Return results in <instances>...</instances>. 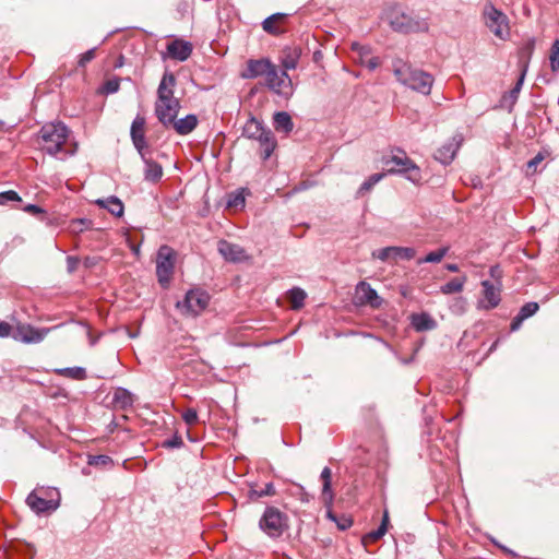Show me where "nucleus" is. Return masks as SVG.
<instances>
[{
  "mask_svg": "<svg viewBox=\"0 0 559 559\" xmlns=\"http://www.w3.org/2000/svg\"><path fill=\"white\" fill-rule=\"evenodd\" d=\"M177 84L176 76L171 72H165L157 88V100L155 102V114L163 126L177 117L180 109V102L174 96Z\"/></svg>",
  "mask_w": 559,
  "mask_h": 559,
  "instance_id": "obj_1",
  "label": "nucleus"
},
{
  "mask_svg": "<svg viewBox=\"0 0 559 559\" xmlns=\"http://www.w3.org/2000/svg\"><path fill=\"white\" fill-rule=\"evenodd\" d=\"M395 78L404 85H407L414 91H417L424 95H428L433 84V78L431 74L413 69L402 60H397L393 64Z\"/></svg>",
  "mask_w": 559,
  "mask_h": 559,
  "instance_id": "obj_2",
  "label": "nucleus"
},
{
  "mask_svg": "<svg viewBox=\"0 0 559 559\" xmlns=\"http://www.w3.org/2000/svg\"><path fill=\"white\" fill-rule=\"evenodd\" d=\"M384 17L390 26L399 33L427 32L429 28L425 20L409 16L399 5L389 7L384 11Z\"/></svg>",
  "mask_w": 559,
  "mask_h": 559,
  "instance_id": "obj_3",
  "label": "nucleus"
},
{
  "mask_svg": "<svg viewBox=\"0 0 559 559\" xmlns=\"http://www.w3.org/2000/svg\"><path fill=\"white\" fill-rule=\"evenodd\" d=\"M68 136L69 129L63 123H47L39 131L40 148L50 155H56L62 151Z\"/></svg>",
  "mask_w": 559,
  "mask_h": 559,
  "instance_id": "obj_4",
  "label": "nucleus"
},
{
  "mask_svg": "<svg viewBox=\"0 0 559 559\" xmlns=\"http://www.w3.org/2000/svg\"><path fill=\"white\" fill-rule=\"evenodd\" d=\"M397 154L383 157L382 163L386 167V174H406L412 182H419L421 174L419 167L407 157L403 150L396 148Z\"/></svg>",
  "mask_w": 559,
  "mask_h": 559,
  "instance_id": "obj_5",
  "label": "nucleus"
},
{
  "mask_svg": "<svg viewBox=\"0 0 559 559\" xmlns=\"http://www.w3.org/2000/svg\"><path fill=\"white\" fill-rule=\"evenodd\" d=\"M210 302V295L201 289L193 288L187 292L183 300L176 304L177 309L186 317H197L202 313Z\"/></svg>",
  "mask_w": 559,
  "mask_h": 559,
  "instance_id": "obj_6",
  "label": "nucleus"
},
{
  "mask_svg": "<svg viewBox=\"0 0 559 559\" xmlns=\"http://www.w3.org/2000/svg\"><path fill=\"white\" fill-rule=\"evenodd\" d=\"M259 525L270 537H280L288 528V518L277 508L269 507L262 515Z\"/></svg>",
  "mask_w": 559,
  "mask_h": 559,
  "instance_id": "obj_7",
  "label": "nucleus"
},
{
  "mask_svg": "<svg viewBox=\"0 0 559 559\" xmlns=\"http://www.w3.org/2000/svg\"><path fill=\"white\" fill-rule=\"evenodd\" d=\"M485 24L498 38L506 40L510 35L508 16L493 5L488 4L484 10Z\"/></svg>",
  "mask_w": 559,
  "mask_h": 559,
  "instance_id": "obj_8",
  "label": "nucleus"
},
{
  "mask_svg": "<svg viewBox=\"0 0 559 559\" xmlns=\"http://www.w3.org/2000/svg\"><path fill=\"white\" fill-rule=\"evenodd\" d=\"M266 86L280 96L288 98L293 95V84L286 71L280 72L272 63L264 74Z\"/></svg>",
  "mask_w": 559,
  "mask_h": 559,
  "instance_id": "obj_9",
  "label": "nucleus"
},
{
  "mask_svg": "<svg viewBox=\"0 0 559 559\" xmlns=\"http://www.w3.org/2000/svg\"><path fill=\"white\" fill-rule=\"evenodd\" d=\"M176 252L169 246H162L156 257V275L162 285L168 284L175 267Z\"/></svg>",
  "mask_w": 559,
  "mask_h": 559,
  "instance_id": "obj_10",
  "label": "nucleus"
},
{
  "mask_svg": "<svg viewBox=\"0 0 559 559\" xmlns=\"http://www.w3.org/2000/svg\"><path fill=\"white\" fill-rule=\"evenodd\" d=\"M416 255V251L408 247H385L378 251L372 252V257L381 261H389L397 259L412 260Z\"/></svg>",
  "mask_w": 559,
  "mask_h": 559,
  "instance_id": "obj_11",
  "label": "nucleus"
},
{
  "mask_svg": "<svg viewBox=\"0 0 559 559\" xmlns=\"http://www.w3.org/2000/svg\"><path fill=\"white\" fill-rule=\"evenodd\" d=\"M145 118L143 116H136L131 124L130 135L134 147L144 158V150L147 147L145 140Z\"/></svg>",
  "mask_w": 559,
  "mask_h": 559,
  "instance_id": "obj_12",
  "label": "nucleus"
},
{
  "mask_svg": "<svg viewBox=\"0 0 559 559\" xmlns=\"http://www.w3.org/2000/svg\"><path fill=\"white\" fill-rule=\"evenodd\" d=\"M217 249L224 259L229 262H242L248 259L246 250L241 246L227 240H219Z\"/></svg>",
  "mask_w": 559,
  "mask_h": 559,
  "instance_id": "obj_13",
  "label": "nucleus"
},
{
  "mask_svg": "<svg viewBox=\"0 0 559 559\" xmlns=\"http://www.w3.org/2000/svg\"><path fill=\"white\" fill-rule=\"evenodd\" d=\"M463 142V135L462 134H455L449 142L443 144L436 153L435 157L440 163L447 165L450 164L455 155L457 150L460 148L461 144Z\"/></svg>",
  "mask_w": 559,
  "mask_h": 559,
  "instance_id": "obj_14",
  "label": "nucleus"
},
{
  "mask_svg": "<svg viewBox=\"0 0 559 559\" xmlns=\"http://www.w3.org/2000/svg\"><path fill=\"white\" fill-rule=\"evenodd\" d=\"M272 62L269 59H249L246 67L240 73L242 79H257L264 76L266 71L271 69Z\"/></svg>",
  "mask_w": 559,
  "mask_h": 559,
  "instance_id": "obj_15",
  "label": "nucleus"
},
{
  "mask_svg": "<svg viewBox=\"0 0 559 559\" xmlns=\"http://www.w3.org/2000/svg\"><path fill=\"white\" fill-rule=\"evenodd\" d=\"M46 333V331L37 330L29 324H19L13 337L24 343H37L44 340Z\"/></svg>",
  "mask_w": 559,
  "mask_h": 559,
  "instance_id": "obj_16",
  "label": "nucleus"
},
{
  "mask_svg": "<svg viewBox=\"0 0 559 559\" xmlns=\"http://www.w3.org/2000/svg\"><path fill=\"white\" fill-rule=\"evenodd\" d=\"M288 14L275 13L266 17L262 23L264 32L271 35H280L285 32V24L287 22Z\"/></svg>",
  "mask_w": 559,
  "mask_h": 559,
  "instance_id": "obj_17",
  "label": "nucleus"
},
{
  "mask_svg": "<svg viewBox=\"0 0 559 559\" xmlns=\"http://www.w3.org/2000/svg\"><path fill=\"white\" fill-rule=\"evenodd\" d=\"M168 56L178 61L187 60L192 52V45L182 39H175L167 46Z\"/></svg>",
  "mask_w": 559,
  "mask_h": 559,
  "instance_id": "obj_18",
  "label": "nucleus"
},
{
  "mask_svg": "<svg viewBox=\"0 0 559 559\" xmlns=\"http://www.w3.org/2000/svg\"><path fill=\"white\" fill-rule=\"evenodd\" d=\"M26 503L36 513L50 512L58 508V503L55 500L44 499L35 491L27 496Z\"/></svg>",
  "mask_w": 559,
  "mask_h": 559,
  "instance_id": "obj_19",
  "label": "nucleus"
},
{
  "mask_svg": "<svg viewBox=\"0 0 559 559\" xmlns=\"http://www.w3.org/2000/svg\"><path fill=\"white\" fill-rule=\"evenodd\" d=\"M356 295L361 304L379 307L381 301L377 292L367 282H359L356 286Z\"/></svg>",
  "mask_w": 559,
  "mask_h": 559,
  "instance_id": "obj_20",
  "label": "nucleus"
},
{
  "mask_svg": "<svg viewBox=\"0 0 559 559\" xmlns=\"http://www.w3.org/2000/svg\"><path fill=\"white\" fill-rule=\"evenodd\" d=\"M483 295L484 299L487 302L486 305H483L485 309H492L496 308L500 302V288L498 286H495L489 281H483Z\"/></svg>",
  "mask_w": 559,
  "mask_h": 559,
  "instance_id": "obj_21",
  "label": "nucleus"
},
{
  "mask_svg": "<svg viewBox=\"0 0 559 559\" xmlns=\"http://www.w3.org/2000/svg\"><path fill=\"white\" fill-rule=\"evenodd\" d=\"M198 126V118L195 115H188L182 119L176 120L173 118L171 122H168V127H173L175 131L180 135H186L192 132Z\"/></svg>",
  "mask_w": 559,
  "mask_h": 559,
  "instance_id": "obj_22",
  "label": "nucleus"
},
{
  "mask_svg": "<svg viewBox=\"0 0 559 559\" xmlns=\"http://www.w3.org/2000/svg\"><path fill=\"white\" fill-rule=\"evenodd\" d=\"M255 140L260 144L262 158L267 159L276 146V142L273 138L272 132L270 130H265L263 131V134H261V136L255 138Z\"/></svg>",
  "mask_w": 559,
  "mask_h": 559,
  "instance_id": "obj_23",
  "label": "nucleus"
},
{
  "mask_svg": "<svg viewBox=\"0 0 559 559\" xmlns=\"http://www.w3.org/2000/svg\"><path fill=\"white\" fill-rule=\"evenodd\" d=\"M535 49V39L530 38L520 49H519V63L521 66V70L523 75L526 74L530 60Z\"/></svg>",
  "mask_w": 559,
  "mask_h": 559,
  "instance_id": "obj_24",
  "label": "nucleus"
},
{
  "mask_svg": "<svg viewBox=\"0 0 559 559\" xmlns=\"http://www.w3.org/2000/svg\"><path fill=\"white\" fill-rule=\"evenodd\" d=\"M388 525H389V513L385 510L383 513L382 522H381L380 526L378 527V530L372 531L362 537L364 546L367 547L369 544L376 543L379 539H381L388 531Z\"/></svg>",
  "mask_w": 559,
  "mask_h": 559,
  "instance_id": "obj_25",
  "label": "nucleus"
},
{
  "mask_svg": "<svg viewBox=\"0 0 559 559\" xmlns=\"http://www.w3.org/2000/svg\"><path fill=\"white\" fill-rule=\"evenodd\" d=\"M95 203L100 207L107 209L112 215L120 217L123 214V203L116 197H110L107 200H96Z\"/></svg>",
  "mask_w": 559,
  "mask_h": 559,
  "instance_id": "obj_26",
  "label": "nucleus"
},
{
  "mask_svg": "<svg viewBox=\"0 0 559 559\" xmlns=\"http://www.w3.org/2000/svg\"><path fill=\"white\" fill-rule=\"evenodd\" d=\"M322 479V499L325 503H331L333 500V492L331 488L332 483V471L330 467H324L321 472Z\"/></svg>",
  "mask_w": 559,
  "mask_h": 559,
  "instance_id": "obj_27",
  "label": "nucleus"
},
{
  "mask_svg": "<svg viewBox=\"0 0 559 559\" xmlns=\"http://www.w3.org/2000/svg\"><path fill=\"white\" fill-rule=\"evenodd\" d=\"M293 127L292 117L286 111H280L274 115V128L276 131L288 133L293 130Z\"/></svg>",
  "mask_w": 559,
  "mask_h": 559,
  "instance_id": "obj_28",
  "label": "nucleus"
},
{
  "mask_svg": "<svg viewBox=\"0 0 559 559\" xmlns=\"http://www.w3.org/2000/svg\"><path fill=\"white\" fill-rule=\"evenodd\" d=\"M143 159L146 166L144 171L145 179L153 182L158 181L163 176L162 166L152 159Z\"/></svg>",
  "mask_w": 559,
  "mask_h": 559,
  "instance_id": "obj_29",
  "label": "nucleus"
},
{
  "mask_svg": "<svg viewBox=\"0 0 559 559\" xmlns=\"http://www.w3.org/2000/svg\"><path fill=\"white\" fill-rule=\"evenodd\" d=\"M466 280H467V277L465 275L462 277H454L450 282L442 285L440 288V292L444 295L460 293L463 290Z\"/></svg>",
  "mask_w": 559,
  "mask_h": 559,
  "instance_id": "obj_30",
  "label": "nucleus"
},
{
  "mask_svg": "<svg viewBox=\"0 0 559 559\" xmlns=\"http://www.w3.org/2000/svg\"><path fill=\"white\" fill-rule=\"evenodd\" d=\"M412 324L417 331H427L435 326L433 320L427 313L414 314L412 317Z\"/></svg>",
  "mask_w": 559,
  "mask_h": 559,
  "instance_id": "obj_31",
  "label": "nucleus"
},
{
  "mask_svg": "<svg viewBox=\"0 0 559 559\" xmlns=\"http://www.w3.org/2000/svg\"><path fill=\"white\" fill-rule=\"evenodd\" d=\"M276 493L275 487L272 483L265 484L263 489H257L254 487H251L248 491V499L250 501H257L258 499L262 497H270L274 496Z\"/></svg>",
  "mask_w": 559,
  "mask_h": 559,
  "instance_id": "obj_32",
  "label": "nucleus"
},
{
  "mask_svg": "<svg viewBox=\"0 0 559 559\" xmlns=\"http://www.w3.org/2000/svg\"><path fill=\"white\" fill-rule=\"evenodd\" d=\"M56 373L69 379L73 380H84L86 379V371L82 367H71V368H62L57 369Z\"/></svg>",
  "mask_w": 559,
  "mask_h": 559,
  "instance_id": "obj_33",
  "label": "nucleus"
},
{
  "mask_svg": "<svg viewBox=\"0 0 559 559\" xmlns=\"http://www.w3.org/2000/svg\"><path fill=\"white\" fill-rule=\"evenodd\" d=\"M263 131H265V129L263 128L261 122L254 118L250 119L243 128L245 134L251 139L261 136V134H263Z\"/></svg>",
  "mask_w": 559,
  "mask_h": 559,
  "instance_id": "obj_34",
  "label": "nucleus"
},
{
  "mask_svg": "<svg viewBox=\"0 0 559 559\" xmlns=\"http://www.w3.org/2000/svg\"><path fill=\"white\" fill-rule=\"evenodd\" d=\"M306 293L301 288H293L288 292V299L292 305V308L297 310L304 306V301L306 299Z\"/></svg>",
  "mask_w": 559,
  "mask_h": 559,
  "instance_id": "obj_35",
  "label": "nucleus"
},
{
  "mask_svg": "<svg viewBox=\"0 0 559 559\" xmlns=\"http://www.w3.org/2000/svg\"><path fill=\"white\" fill-rule=\"evenodd\" d=\"M114 402L124 408L133 402L132 395L126 389H117L114 393Z\"/></svg>",
  "mask_w": 559,
  "mask_h": 559,
  "instance_id": "obj_36",
  "label": "nucleus"
},
{
  "mask_svg": "<svg viewBox=\"0 0 559 559\" xmlns=\"http://www.w3.org/2000/svg\"><path fill=\"white\" fill-rule=\"evenodd\" d=\"M385 176V173H379L371 175L365 182L361 183V186L358 189V194L364 195L365 193L369 192L374 185H377L382 178Z\"/></svg>",
  "mask_w": 559,
  "mask_h": 559,
  "instance_id": "obj_37",
  "label": "nucleus"
},
{
  "mask_svg": "<svg viewBox=\"0 0 559 559\" xmlns=\"http://www.w3.org/2000/svg\"><path fill=\"white\" fill-rule=\"evenodd\" d=\"M299 51L297 49L285 51V56L282 59V64L285 70H292L297 67L299 59Z\"/></svg>",
  "mask_w": 559,
  "mask_h": 559,
  "instance_id": "obj_38",
  "label": "nucleus"
},
{
  "mask_svg": "<svg viewBox=\"0 0 559 559\" xmlns=\"http://www.w3.org/2000/svg\"><path fill=\"white\" fill-rule=\"evenodd\" d=\"M448 250V247H443L436 251H431L425 258L420 259L418 263H438L445 257Z\"/></svg>",
  "mask_w": 559,
  "mask_h": 559,
  "instance_id": "obj_39",
  "label": "nucleus"
},
{
  "mask_svg": "<svg viewBox=\"0 0 559 559\" xmlns=\"http://www.w3.org/2000/svg\"><path fill=\"white\" fill-rule=\"evenodd\" d=\"M549 61L551 71L557 72L559 70V39H556L550 48Z\"/></svg>",
  "mask_w": 559,
  "mask_h": 559,
  "instance_id": "obj_40",
  "label": "nucleus"
},
{
  "mask_svg": "<svg viewBox=\"0 0 559 559\" xmlns=\"http://www.w3.org/2000/svg\"><path fill=\"white\" fill-rule=\"evenodd\" d=\"M328 518L331 519L332 521H334L336 523L337 527L342 531L349 528L353 524V520L350 518L342 516L338 519L332 512H328Z\"/></svg>",
  "mask_w": 559,
  "mask_h": 559,
  "instance_id": "obj_41",
  "label": "nucleus"
},
{
  "mask_svg": "<svg viewBox=\"0 0 559 559\" xmlns=\"http://www.w3.org/2000/svg\"><path fill=\"white\" fill-rule=\"evenodd\" d=\"M539 309V306L537 302H527L519 311V314L524 318L525 320L533 314H535Z\"/></svg>",
  "mask_w": 559,
  "mask_h": 559,
  "instance_id": "obj_42",
  "label": "nucleus"
},
{
  "mask_svg": "<svg viewBox=\"0 0 559 559\" xmlns=\"http://www.w3.org/2000/svg\"><path fill=\"white\" fill-rule=\"evenodd\" d=\"M245 205V197L240 192L231 193L228 197L227 207H242Z\"/></svg>",
  "mask_w": 559,
  "mask_h": 559,
  "instance_id": "obj_43",
  "label": "nucleus"
},
{
  "mask_svg": "<svg viewBox=\"0 0 559 559\" xmlns=\"http://www.w3.org/2000/svg\"><path fill=\"white\" fill-rule=\"evenodd\" d=\"M182 418L185 423L189 426L195 425L199 420L198 413L194 408H188L187 411H185L182 413Z\"/></svg>",
  "mask_w": 559,
  "mask_h": 559,
  "instance_id": "obj_44",
  "label": "nucleus"
},
{
  "mask_svg": "<svg viewBox=\"0 0 559 559\" xmlns=\"http://www.w3.org/2000/svg\"><path fill=\"white\" fill-rule=\"evenodd\" d=\"M9 201H21V198L13 190H8V191H4V192H1L0 193V204H5Z\"/></svg>",
  "mask_w": 559,
  "mask_h": 559,
  "instance_id": "obj_45",
  "label": "nucleus"
},
{
  "mask_svg": "<svg viewBox=\"0 0 559 559\" xmlns=\"http://www.w3.org/2000/svg\"><path fill=\"white\" fill-rule=\"evenodd\" d=\"M91 224L87 219H74L71 222L70 227L73 233H82Z\"/></svg>",
  "mask_w": 559,
  "mask_h": 559,
  "instance_id": "obj_46",
  "label": "nucleus"
},
{
  "mask_svg": "<svg viewBox=\"0 0 559 559\" xmlns=\"http://www.w3.org/2000/svg\"><path fill=\"white\" fill-rule=\"evenodd\" d=\"M120 86V80L117 78L109 79L104 84V91L108 94L116 93L119 90Z\"/></svg>",
  "mask_w": 559,
  "mask_h": 559,
  "instance_id": "obj_47",
  "label": "nucleus"
},
{
  "mask_svg": "<svg viewBox=\"0 0 559 559\" xmlns=\"http://www.w3.org/2000/svg\"><path fill=\"white\" fill-rule=\"evenodd\" d=\"M94 58H95V49H90L86 52H84L83 55H81L80 60H79V66L85 67L86 63L92 61Z\"/></svg>",
  "mask_w": 559,
  "mask_h": 559,
  "instance_id": "obj_48",
  "label": "nucleus"
},
{
  "mask_svg": "<svg viewBox=\"0 0 559 559\" xmlns=\"http://www.w3.org/2000/svg\"><path fill=\"white\" fill-rule=\"evenodd\" d=\"M544 160V155L542 153H538L534 158H532L527 163V169L532 170V173L536 171L537 166Z\"/></svg>",
  "mask_w": 559,
  "mask_h": 559,
  "instance_id": "obj_49",
  "label": "nucleus"
},
{
  "mask_svg": "<svg viewBox=\"0 0 559 559\" xmlns=\"http://www.w3.org/2000/svg\"><path fill=\"white\" fill-rule=\"evenodd\" d=\"M361 63L366 64L370 70H373L380 64V60L378 57H370L365 60L361 53Z\"/></svg>",
  "mask_w": 559,
  "mask_h": 559,
  "instance_id": "obj_50",
  "label": "nucleus"
},
{
  "mask_svg": "<svg viewBox=\"0 0 559 559\" xmlns=\"http://www.w3.org/2000/svg\"><path fill=\"white\" fill-rule=\"evenodd\" d=\"M182 444V439L179 436H175L169 440L163 442L165 448H178Z\"/></svg>",
  "mask_w": 559,
  "mask_h": 559,
  "instance_id": "obj_51",
  "label": "nucleus"
},
{
  "mask_svg": "<svg viewBox=\"0 0 559 559\" xmlns=\"http://www.w3.org/2000/svg\"><path fill=\"white\" fill-rule=\"evenodd\" d=\"M12 333V325L8 322L0 321V337H8Z\"/></svg>",
  "mask_w": 559,
  "mask_h": 559,
  "instance_id": "obj_52",
  "label": "nucleus"
},
{
  "mask_svg": "<svg viewBox=\"0 0 559 559\" xmlns=\"http://www.w3.org/2000/svg\"><path fill=\"white\" fill-rule=\"evenodd\" d=\"M524 76L525 75H523V72H522L520 79L518 80V82L515 84V86L510 92V96L511 97H513V98L518 97V94L520 93L522 84H523Z\"/></svg>",
  "mask_w": 559,
  "mask_h": 559,
  "instance_id": "obj_53",
  "label": "nucleus"
},
{
  "mask_svg": "<svg viewBox=\"0 0 559 559\" xmlns=\"http://www.w3.org/2000/svg\"><path fill=\"white\" fill-rule=\"evenodd\" d=\"M24 211L27 212V213H31V214H44L45 211L39 207L38 205H35V204H28L24 207Z\"/></svg>",
  "mask_w": 559,
  "mask_h": 559,
  "instance_id": "obj_54",
  "label": "nucleus"
},
{
  "mask_svg": "<svg viewBox=\"0 0 559 559\" xmlns=\"http://www.w3.org/2000/svg\"><path fill=\"white\" fill-rule=\"evenodd\" d=\"M525 319L522 318L519 313L516 314V317L512 320L511 322V325H510V329L511 331H516L520 329L522 322L524 321Z\"/></svg>",
  "mask_w": 559,
  "mask_h": 559,
  "instance_id": "obj_55",
  "label": "nucleus"
},
{
  "mask_svg": "<svg viewBox=\"0 0 559 559\" xmlns=\"http://www.w3.org/2000/svg\"><path fill=\"white\" fill-rule=\"evenodd\" d=\"M110 459L106 455H98L94 457L93 462H90L91 464H106Z\"/></svg>",
  "mask_w": 559,
  "mask_h": 559,
  "instance_id": "obj_56",
  "label": "nucleus"
},
{
  "mask_svg": "<svg viewBox=\"0 0 559 559\" xmlns=\"http://www.w3.org/2000/svg\"><path fill=\"white\" fill-rule=\"evenodd\" d=\"M68 264H69V271L72 272L76 269L78 265V259L69 257L68 258Z\"/></svg>",
  "mask_w": 559,
  "mask_h": 559,
  "instance_id": "obj_57",
  "label": "nucleus"
},
{
  "mask_svg": "<svg viewBox=\"0 0 559 559\" xmlns=\"http://www.w3.org/2000/svg\"><path fill=\"white\" fill-rule=\"evenodd\" d=\"M445 267L450 272H457L459 271L457 264H447Z\"/></svg>",
  "mask_w": 559,
  "mask_h": 559,
  "instance_id": "obj_58",
  "label": "nucleus"
},
{
  "mask_svg": "<svg viewBox=\"0 0 559 559\" xmlns=\"http://www.w3.org/2000/svg\"><path fill=\"white\" fill-rule=\"evenodd\" d=\"M94 264H95L94 259H92V258H86V259H85V265H86V266H92V265H94Z\"/></svg>",
  "mask_w": 559,
  "mask_h": 559,
  "instance_id": "obj_59",
  "label": "nucleus"
},
{
  "mask_svg": "<svg viewBox=\"0 0 559 559\" xmlns=\"http://www.w3.org/2000/svg\"><path fill=\"white\" fill-rule=\"evenodd\" d=\"M497 272H498V266H493V267L490 269V273H491L492 276H496Z\"/></svg>",
  "mask_w": 559,
  "mask_h": 559,
  "instance_id": "obj_60",
  "label": "nucleus"
},
{
  "mask_svg": "<svg viewBox=\"0 0 559 559\" xmlns=\"http://www.w3.org/2000/svg\"><path fill=\"white\" fill-rule=\"evenodd\" d=\"M4 128V122L0 120V130Z\"/></svg>",
  "mask_w": 559,
  "mask_h": 559,
  "instance_id": "obj_61",
  "label": "nucleus"
},
{
  "mask_svg": "<svg viewBox=\"0 0 559 559\" xmlns=\"http://www.w3.org/2000/svg\"><path fill=\"white\" fill-rule=\"evenodd\" d=\"M358 47H359V46H358L357 44H354V45H353V48H354V49H357Z\"/></svg>",
  "mask_w": 559,
  "mask_h": 559,
  "instance_id": "obj_62",
  "label": "nucleus"
}]
</instances>
